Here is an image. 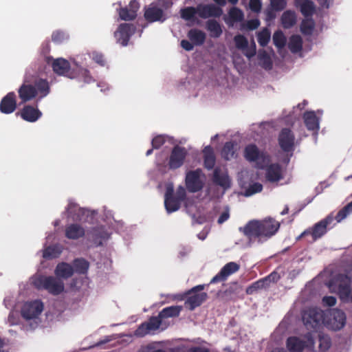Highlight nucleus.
<instances>
[{
  "instance_id": "obj_1",
  "label": "nucleus",
  "mask_w": 352,
  "mask_h": 352,
  "mask_svg": "<svg viewBox=\"0 0 352 352\" xmlns=\"http://www.w3.org/2000/svg\"><path fill=\"white\" fill-rule=\"evenodd\" d=\"M280 226L278 221L268 217L263 220L249 221L239 230L250 241L257 240L258 242H263L275 235L279 230Z\"/></svg>"
},
{
  "instance_id": "obj_2",
  "label": "nucleus",
  "mask_w": 352,
  "mask_h": 352,
  "mask_svg": "<svg viewBox=\"0 0 352 352\" xmlns=\"http://www.w3.org/2000/svg\"><path fill=\"white\" fill-rule=\"evenodd\" d=\"M48 82L43 78L34 77L30 78L25 76L23 84L18 89L21 103H25L36 97L38 94L41 98L45 97L50 93Z\"/></svg>"
},
{
  "instance_id": "obj_3",
  "label": "nucleus",
  "mask_w": 352,
  "mask_h": 352,
  "mask_svg": "<svg viewBox=\"0 0 352 352\" xmlns=\"http://www.w3.org/2000/svg\"><path fill=\"white\" fill-rule=\"evenodd\" d=\"M38 289H45L53 296H58L65 290L62 279L53 276H41L34 282Z\"/></svg>"
},
{
  "instance_id": "obj_4",
  "label": "nucleus",
  "mask_w": 352,
  "mask_h": 352,
  "mask_svg": "<svg viewBox=\"0 0 352 352\" xmlns=\"http://www.w3.org/2000/svg\"><path fill=\"white\" fill-rule=\"evenodd\" d=\"M205 288V285H198L187 291L184 295L186 297L185 300V307L189 310L192 311L196 307L200 306L208 298L206 292H200Z\"/></svg>"
},
{
  "instance_id": "obj_5",
  "label": "nucleus",
  "mask_w": 352,
  "mask_h": 352,
  "mask_svg": "<svg viewBox=\"0 0 352 352\" xmlns=\"http://www.w3.org/2000/svg\"><path fill=\"white\" fill-rule=\"evenodd\" d=\"M314 339L310 333L305 336L304 340L292 336L289 337L286 342L287 348L291 352H302L305 349L314 351Z\"/></svg>"
},
{
  "instance_id": "obj_6",
  "label": "nucleus",
  "mask_w": 352,
  "mask_h": 352,
  "mask_svg": "<svg viewBox=\"0 0 352 352\" xmlns=\"http://www.w3.org/2000/svg\"><path fill=\"white\" fill-rule=\"evenodd\" d=\"M333 221V217L331 214L328 215L324 219L314 224L311 228L305 230L302 232L300 235L297 237V240L310 234L312 237L313 241H316L327 233V226L330 225Z\"/></svg>"
},
{
  "instance_id": "obj_7",
  "label": "nucleus",
  "mask_w": 352,
  "mask_h": 352,
  "mask_svg": "<svg viewBox=\"0 0 352 352\" xmlns=\"http://www.w3.org/2000/svg\"><path fill=\"white\" fill-rule=\"evenodd\" d=\"M50 60H53L52 67L54 73L71 79L76 78L75 69H71L70 63L68 60L63 58L54 59L52 57H48L47 60V63H50Z\"/></svg>"
},
{
  "instance_id": "obj_8",
  "label": "nucleus",
  "mask_w": 352,
  "mask_h": 352,
  "mask_svg": "<svg viewBox=\"0 0 352 352\" xmlns=\"http://www.w3.org/2000/svg\"><path fill=\"white\" fill-rule=\"evenodd\" d=\"M302 320L307 329H316L323 321V311L318 308H309L302 313Z\"/></svg>"
},
{
  "instance_id": "obj_9",
  "label": "nucleus",
  "mask_w": 352,
  "mask_h": 352,
  "mask_svg": "<svg viewBox=\"0 0 352 352\" xmlns=\"http://www.w3.org/2000/svg\"><path fill=\"white\" fill-rule=\"evenodd\" d=\"M278 142L283 152L290 153V156L293 155L295 149V135L291 129L283 128L279 133Z\"/></svg>"
},
{
  "instance_id": "obj_10",
  "label": "nucleus",
  "mask_w": 352,
  "mask_h": 352,
  "mask_svg": "<svg viewBox=\"0 0 352 352\" xmlns=\"http://www.w3.org/2000/svg\"><path fill=\"white\" fill-rule=\"evenodd\" d=\"M201 175L202 170L200 168L190 170L186 173L185 179L186 186L190 192H199L204 188V183L201 179Z\"/></svg>"
},
{
  "instance_id": "obj_11",
  "label": "nucleus",
  "mask_w": 352,
  "mask_h": 352,
  "mask_svg": "<svg viewBox=\"0 0 352 352\" xmlns=\"http://www.w3.org/2000/svg\"><path fill=\"white\" fill-rule=\"evenodd\" d=\"M188 152L186 148L179 145L175 146L173 148L168 158V168L170 170H175L180 168L184 164Z\"/></svg>"
},
{
  "instance_id": "obj_12",
  "label": "nucleus",
  "mask_w": 352,
  "mask_h": 352,
  "mask_svg": "<svg viewBox=\"0 0 352 352\" xmlns=\"http://www.w3.org/2000/svg\"><path fill=\"white\" fill-rule=\"evenodd\" d=\"M43 310V304L41 300H35L25 302L21 308V316L26 320L37 318Z\"/></svg>"
},
{
  "instance_id": "obj_13",
  "label": "nucleus",
  "mask_w": 352,
  "mask_h": 352,
  "mask_svg": "<svg viewBox=\"0 0 352 352\" xmlns=\"http://www.w3.org/2000/svg\"><path fill=\"white\" fill-rule=\"evenodd\" d=\"M136 27L131 23H121L114 32V37L117 43L122 46H126L132 35L135 34Z\"/></svg>"
},
{
  "instance_id": "obj_14",
  "label": "nucleus",
  "mask_w": 352,
  "mask_h": 352,
  "mask_svg": "<svg viewBox=\"0 0 352 352\" xmlns=\"http://www.w3.org/2000/svg\"><path fill=\"white\" fill-rule=\"evenodd\" d=\"M197 9L198 15L201 19L219 18L223 14L222 8L213 3H199L197 5Z\"/></svg>"
},
{
  "instance_id": "obj_15",
  "label": "nucleus",
  "mask_w": 352,
  "mask_h": 352,
  "mask_svg": "<svg viewBox=\"0 0 352 352\" xmlns=\"http://www.w3.org/2000/svg\"><path fill=\"white\" fill-rule=\"evenodd\" d=\"M240 269V265L235 262H229L226 263L210 280V283H217L226 280L228 276L236 273Z\"/></svg>"
},
{
  "instance_id": "obj_16",
  "label": "nucleus",
  "mask_w": 352,
  "mask_h": 352,
  "mask_svg": "<svg viewBox=\"0 0 352 352\" xmlns=\"http://www.w3.org/2000/svg\"><path fill=\"white\" fill-rule=\"evenodd\" d=\"M140 3L136 0H131L128 6L117 10L119 16L122 21H133L137 17Z\"/></svg>"
},
{
  "instance_id": "obj_17",
  "label": "nucleus",
  "mask_w": 352,
  "mask_h": 352,
  "mask_svg": "<svg viewBox=\"0 0 352 352\" xmlns=\"http://www.w3.org/2000/svg\"><path fill=\"white\" fill-rule=\"evenodd\" d=\"M162 318L157 316H152L146 322L142 323L135 331V335L138 336H144L150 331H154L159 329L162 324Z\"/></svg>"
},
{
  "instance_id": "obj_18",
  "label": "nucleus",
  "mask_w": 352,
  "mask_h": 352,
  "mask_svg": "<svg viewBox=\"0 0 352 352\" xmlns=\"http://www.w3.org/2000/svg\"><path fill=\"white\" fill-rule=\"evenodd\" d=\"M164 197V206L168 213L175 212L180 208L182 201L175 197L173 186H167Z\"/></svg>"
},
{
  "instance_id": "obj_19",
  "label": "nucleus",
  "mask_w": 352,
  "mask_h": 352,
  "mask_svg": "<svg viewBox=\"0 0 352 352\" xmlns=\"http://www.w3.org/2000/svg\"><path fill=\"white\" fill-rule=\"evenodd\" d=\"M16 98L14 91L8 93L0 102V111L4 114H10L16 109Z\"/></svg>"
},
{
  "instance_id": "obj_20",
  "label": "nucleus",
  "mask_w": 352,
  "mask_h": 352,
  "mask_svg": "<svg viewBox=\"0 0 352 352\" xmlns=\"http://www.w3.org/2000/svg\"><path fill=\"white\" fill-rule=\"evenodd\" d=\"M338 293L341 298H348L351 294V278L345 274H339L336 278Z\"/></svg>"
},
{
  "instance_id": "obj_21",
  "label": "nucleus",
  "mask_w": 352,
  "mask_h": 352,
  "mask_svg": "<svg viewBox=\"0 0 352 352\" xmlns=\"http://www.w3.org/2000/svg\"><path fill=\"white\" fill-rule=\"evenodd\" d=\"M20 115L23 120L34 122L41 117L42 113L37 108L31 105H25L22 109Z\"/></svg>"
},
{
  "instance_id": "obj_22",
  "label": "nucleus",
  "mask_w": 352,
  "mask_h": 352,
  "mask_svg": "<svg viewBox=\"0 0 352 352\" xmlns=\"http://www.w3.org/2000/svg\"><path fill=\"white\" fill-rule=\"evenodd\" d=\"M65 234L69 239L76 240L85 236V230L80 224L71 223L65 228Z\"/></svg>"
},
{
  "instance_id": "obj_23",
  "label": "nucleus",
  "mask_w": 352,
  "mask_h": 352,
  "mask_svg": "<svg viewBox=\"0 0 352 352\" xmlns=\"http://www.w3.org/2000/svg\"><path fill=\"white\" fill-rule=\"evenodd\" d=\"M266 179L270 182H276L283 179L282 168L280 164H271L266 168Z\"/></svg>"
},
{
  "instance_id": "obj_24",
  "label": "nucleus",
  "mask_w": 352,
  "mask_h": 352,
  "mask_svg": "<svg viewBox=\"0 0 352 352\" xmlns=\"http://www.w3.org/2000/svg\"><path fill=\"white\" fill-rule=\"evenodd\" d=\"M144 18L150 23L155 21L162 22L165 20L162 9L157 6L148 8L144 12Z\"/></svg>"
},
{
  "instance_id": "obj_25",
  "label": "nucleus",
  "mask_w": 352,
  "mask_h": 352,
  "mask_svg": "<svg viewBox=\"0 0 352 352\" xmlns=\"http://www.w3.org/2000/svg\"><path fill=\"white\" fill-rule=\"evenodd\" d=\"M331 328L333 330H340L345 325L346 315L342 310H333L331 314Z\"/></svg>"
},
{
  "instance_id": "obj_26",
  "label": "nucleus",
  "mask_w": 352,
  "mask_h": 352,
  "mask_svg": "<svg viewBox=\"0 0 352 352\" xmlns=\"http://www.w3.org/2000/svg\"><path fill=\"white\" fill-rule=\"evenodd\" d=\"M74 268L70 264L62 262L58 263L54 270L56 276L58 278L67 279L73 276Z\"/></svg>"
},
{
  "instance_id": "obj_27",
  "label": "nucleus",
  "mask_w": 352,
  "mask_h": 352,
  "mask_svg": "<svg viewBox=\"0 0 352 352\" xmlns=\"http://www.w3.org/2000/svg\"><path fill=\"white\" fill-rule=\"evenodd\" d=\"M305 124L309 131L318 132L319 130V119L314 111H305L303 114Z\"/></svg>"
},
{
  "instance_id": "obj_28",
  "label": "nucleus",
  "mask_w": 352,
  "mask_h": 352,
  "mask_svg": "<svg viewBox=\"0 0 352 352\" xmlns=\"http://www.w3.org/2000/svg\"><path fill=\"white\" fill-rule=\"evenodd\" d=\"M295 6L300 7L302 14L307 18L311 16L315 12V5L311 0H294Z\"/></svg>"
},
{
  "instance_id": "obj_29",
  "label": "nucleus",
  "mask_w": 352,
  "mask_h": 352,
  "mask_svg": "<svg viewBox=\"0 0 352 352\" xmlns=\"http://www.w3.org/2000/svg\"><path fill=\"white\" fill-rule=\"evenodd\" d=\"M244 157L249 162H256L264 157V153L260 151L256 145L250 144L245 147Z\"/></svg>"
},
{
  "instance_id": "obj_30",
  "label": "nucleus",
  "mask_w": 352,
  "mask_h": 352,
  "mask_svg": "<svg viewBox=\"0 0 352 352\" xmlns=\"http://www.w3.org/2000/svg\"><path fill=\"white\" fill-rule=\"evenodd\" d=\"M187 36L196 46L202 45L206 38V33L197 28L190 29L188 32Z\"/></svg>"
},
{
  "instance_id": "obj_31",
  "label": "nucleus",
  "mask_w": 352,
  "mask_h": 352,
  "mask_svg": "<svg viewBox=\"0 0 352 352\" xmlns=\"http://www.w3.org/2000/svg\"><path fill=\"white\" fill-rule=\"evenodd\" d=\"M66 212L68 217L72 218L74 221L80 220L81 217L85 214V210L72 201L68 204Z\"/></svg>"
},
{
  "instance_id": "obj_32",
  "label": "nucleus",
  "mask_w": 352,
  "mask_h": 352,
  "mask_svg": "<svg viewBox=\"0 0 352 352\" xmlns=\"http://www.w3.org/2000/svg\"><path fill=\"white\" fill-rule=\"evenodd\" d=\"M213 182L226 189L230 187V181L228 175L221 173L219 168H216L213 172Z\"/></svg>"
},
{
  "instance_id": "obj_33",
  "label": "nucleus",
  "mask_w": 352,
  "mask_h": 352,
  "mask_svg": "<svg viewBox=\"0 0 352 352\" xmlns=\"http://www.w3.org/2000/svg\"><path fill=\"white\" fill-rule=\"evenodd\" d=\"M204 153V165L208 170H211L214 168L216 157L212 146H207L203 150Z\"/></svg>"
},
{
  "instance_id": "obj_34",
  "label": "nucleus",
  "mask_w": 352,
  "mask_h": 352,
  "mask_svg": "<svg viewBox=\"0 0 352 352\" xmlns=\"http://www.w3.org/2000/svg\"><path fill=\"white\" fill-rule=\"evenodd\" d=\"M283 27L289 29L296 23V14L294 11L288 10L285 11L280 18Z\"/></svg>"
},
{
  "instance_id": "obj_35",
  "label": "nucleus",
  "mask_w": 352,
  "mask_h": 352,
  "mask_svg": "<svg viewBox=\"0 0 352 352\" xmlns=\"http://www.w3.org/2000/svg\"><path fill=\"white\" fill-rule=\"evenodd\" d=\"M206 29L213 38H219L223 32L220 23L214 19L207 21Z\"/></svg>"
},
{
  "instance_id": "obj_36",
  "label": "nucleus",
  "mask_w": 352,
  "mask_h": 352,
  "mask_svg": "<svg viewBox=\"0 0 352 352\" xmlns=\"http://www.w3.org/2000/svg\"><path fill=\"white\" fill-rule=\"evenodd\" d=\"M72 267L74 272L78 274H85L89 270V263L82 258H75Z\"/></svg>"
},
{
  "instance_id": "obj_37",
  "label": "nucleus",
  "mask_w": 352,
  "mask_h": 352,
  "mask_svg": "<svg viewBox=\"0 0 352 352\" xmlns=\"http://www.w3.org/2000/svg\"><path fill=\"white\" fill-rule=\"evenodd\" d=\"M288 47L292 53H297L302 49V39L300 36L294 34L290 36Z\"/></svg>"
},
{
  "instance_id": "obj_38",
  "label": "nucleus",
  "mask_w": 352,
  "mask_h": 352,
  "mask_svg": "<svg viewBox=\"0 0 352 352\" xmlns=\"http://www.w3.org/2000/svg\"><path fill=\"white\" fill-rule=\"evenodd\" d=\"M63 252V248L59 245H50L46 248L43 252V257L46 259L58 258Z\"/></svg>"
},
{
  "instance_id": "obj_39",
  "label": "nucleus",
  "mask_w": 352,
  "mask_h": 352,
  "mask_svg": "<svg viewBox=\"0 0 352 352\" xmlns=\"http://www.w3.org/2000/svg\"><path fill=\"white\" fill-rule=\"evenodd\" d=\"M181 310L182 308L179 306H170L165 307L161 311H160V318L164 319L177 317L179 315Z\"/></svg>"
},
{
  "instance_id": "obj_40",
  "label": "nucleus",
  "mask_w": 352,
  "mask_h": 352,
  "mask_svg": "<svg viewBox=\"0 0 352 352\" xmlns=\"http://www.w3.org/2000/svg\"><path fill=\"white\" fill-rule=\"evenodd\" d=\"M75 74L76 75L75 78L82 80L85 83H91L94 82V78L91 76L90 72L85 68L78 67L75 69Z\"/></svg>"
},
{
  "instance_id": "obj_41",
  "label": "nucleus",
  "mask_w": 352,
  "mask_h": 352,
  "mask_svg": "<svg viewBox=\"0 0 352 352\" xmlns=\"http://www.w3.org/2000/svg\"><path fill=\"white\" fill-rule=\"evenodd\" d=\"M315 22L311 18L303 19L301 22L300 30L304 35H311L314 30Z\"/></svg>"
},
{
  "instance_id": "obj_42",
  "label": "nucleus",
  "mask_w": 352,
  "mask_h": 352,
  "mask_svg": "<svg viewBox=\"0 0 352 352\" xmlns=\"http://www.w3.org/2000/svg\"><path fill=\"white\" fill-rule=\"evenodd\" d=\"M267 287V278H261L252 283L250 286L246 288L245 292L248 295H252L261 289Z\"/></svg>"
},
{
  "instance_id": "obj_43",
  "label": "nucleus",
  "mask_w": 352,
  "mask_h": 352,
  "mask_svg": "<svg viewBox=\"0 0 352 352\" xmlns=\"http://www.w3.org/2000/svg\"><path fill=\"white\" fill-rule=\"evenodd\" d=\"M181 16L186 21H194L195 14H198L197 6L196 7H186L180 11Z\"/></svg>"
},
{
  "instance_id": "obj_44",
  "label": "nucleus",
  "mask_w": 352,
  "mask_h": 352,
  "mask_svg": "<svg viewBox=\"0 0 352 352\" xmlns=\"http://www.w3.org/2000/svg\"><path fill=\"white\" fill-rule=\"evenodd\" d=\"M234 144L232 142H226L221 151L222 157L229 160L234 157Z\"/></svg>"
},
{
  "instance_id": "obj_45",
  "label": "nucleus",
  "mask_w": 352,
  "mask_h": 352,
  "mask_svg": "<svg viewBox=\"0 0 352 352\" xmlns=\"http://www.w3.org/2000/svg\"><path fill=\"white\" fill-rule=\"evenodd\" d=\"M273 42L274 45L278 49H282L285 46L287 39L281 30H277L274 33Z\"/></svg>"
},
{
  "instance_id": "obj_46",
  "label": "nucleus",
  "mask_w": 352,
  "mask_h": 352,
  "mask_svg": "<svg viewBox=\"0 0 352 352\" xmlns=\"http://www.w3.org/2000/svg\"><path fill=\"white\" fill-rule=\"evenodd\" d=\"M260 65L266 70H270L272 68V62L265 51L261 52L258 56Z\"/></svg>"
},
{
  "instance_id": "obj_47",
  "label": "nucleus",
  "mask_w": 352,
  "mask_h": 352,
  "mask_svg": "<svg viewBox=\"0 0 352 352\" xmlns=\"http://www.w3.org/2000/svg\"><path fill=\"white\" fill-rule=\"evenodd\" d=\"M257 40L261 47H265L270 40V32L267 28H263L257 34Z\"/></svg>"
},
{
  "instance_id": "obj_48",
  "label": "nucleus",
  "mask_w": 352,
  "mask_h": 352,
  "mask_svg": "<svg viewBox=\"0 0 352 352\" xmlns=\"http://www.w3.org/2000/svg\"><path fill=\"white\" fill-rule=\"evenodd\" d=\"M352 212V201L347 204L344 207L338 211L336 216L333 217L337 222H340Z\"/></svg>"
},
{
  "instance_id": "obj_49",
  "label": "nucleus",
  "mask_w": 352,
  "mask_h": 352,
  "mask_svg": "<svg viewBox=\"0 0 352 352\" xmlns=\"http://www.w3.org/2000/svg\"><path fill=\"white\" fill-rule=\"evenodd\" d=\"M318 341L319 349L322 352L327 351L331 345V339L327 335L320 333L318 335Z\"/></svg>"
},
{
  "instance_id": "obj_50",
  "label": "nucleus",
  "mask_w": 352,
  "mask_h": 352,
  "mask_svg": "<svg viewBox=\"0 0 352 352\" xmlns=\"http://www.w3.org/2000/svg\"><path fill=\"white\" fill-rule=\"evenodd\" d=\"M230 18L234 22L242 21L244 19V14L241 10L238 8H232L229 12Z\"/></svg>"
},
{
  "instance_id": "obj_51",
  "label": "nucleus",
  "mask_w": 352,
  "mask_h": 352,
  "mask_svg": "<svg viewBox=\"0 0 352 352\" xmlns=\"http://www.w3.org/2000/svg\"><path fill=\"white\" fill-rule=\"evenodd\" d=\"M234 42L238 50H245L248 47V41L247 38L242 34H237L234 37Z\"/></svg>"
},
{
  "instance_id": "obj_52",
  "label": "nucleus",
  "mask_w": 352,
  "mask_h": 352,
  "mask_svg": "<svg viewBox=\"0 0 352 352\" xmlns=\"http://www.w3.org/2000/svg\"><path fill=\"white\" fill-rule=\"evenodd\" d=\"M263 190V185L258 182H254L250 184L248 188L245 190V196L250 197L257 192H261Z\"/></svg>"
},
{
  "instance_id": "obj_53",
  "label": "nucleus",
  "mask_w": 352,
  "mask_h": 352,
  "mask_svg": "<svg viewBox=\"0 0 352 352\" xmlns=\"http://www.w3.org/2000/svg\"><path fill=\"white\" fill-rule=\"evenodd\" d=\"M67 38V34L60 30L54 31L52 34V41L56 43H61Z\"/></svg>"
},
{
  "instance_id": "obj_54",
  "label": "nucleus",
  "mask_w": 352,
  "mask_h": 352,
  "mask_svg": "<svg viewBox=\"0 0 352 352\" xmlns=\"http://www.w3.org/2000/svg\"><path fill=\"white\" fill-rule=\"evenodd\" d=\"M270 6L273 10L280 12L283 10L287 6L286 0H270Z\"/></svg>"
},
{
  "instance_id": "obj_55",
  "label": "nucleus",
  "mask_w": 352,
  "mask_h": 352,
  "mask_svg": "<svg viewBox=\"0 0 352 352\" xmlns=\"http://www.w3.org/2000/svg\"><path fill=\"white\" fill-rule=\"evenodd\" d=\"M260 25V21L258 19L248 20L245 23L242 25V29L247 30H254L257 29Z\"/></svg>"
},
{
  "instance_id": "obj_56",
  "label": "nucleus",
  "mask_w": 352,
  "mask_h": 352,
  "mask_svg": "<svg viewBox=\"0 0 352 352\" xmlns=\"http://www.w3.org/2000/svg\"><path fill=\"white\" fill-rule=\"evenodd\" d=\"M243 54L248 58H251L255 56L256 53V47L254 41H253L249 46L248 44L247 48L241 50Z\"/></svg>"
},
{
  "instance_id": "obj_57",
  "label": "nucleus",
  "mask_w": 352,
  "mask_h": 352,
  "mask_svg": "<svg viewBox=\"0 0 352 352\" xmlns=\"http://www.w3.org/2000/svg\"><path fill=\"white\" fill-rule=\"evenodd\" d=\"M166 142L165 137L162 135H158L153 138L151 144L153 148H160Z\"/></svg>"
},
{
  "instance_id": "obj_58",
  "label": "nucleus",
  "mask_w": 352,
  "mask_h": 352,
  "mask_svg": "<svg viewBox=\"0 0 352 352\" xmlns=\"http://www.w3.org/2000/svg\"><path fill=\"white\" fill-rule=\"evenodd\" d=\"M92 59L93 60L98 64L99 65L104 67L106 65V60L104 58V55L102 53L98 52H94L92 53Z\"/></svg>"
},
{
  "instance_id": "obj_59",
  "label": "nucleus",
  "mask_w": 352,
  "mask_h": 352,
  "mask_svg": "<svg viewBox=\"0 0 352 352\" xmlns=\"http://www.w3.org/2000/svg\"><path fill=\"white\" fill-rule=\"evenodd\" d=\"M249 7L252 12H260L262 8L261 0H250Z\"/></svg>"
},
{
  "instance_id": "obj_60",
  "label": "nucleus",
  "mask_w": 352,
  "mask_h": 352,
  "mask_svg": "<svg viewBox=\"0 0 352 352\" xmlns=\"http://www.w3.org/2000/svg\"><path fill=\"white\" fill-rule=\"evenodd\" d=\"M174 195L180 201H184L186 198V192L185 188L183 186H179L177 188L176 192L175 194H174Z\"/></svg>"
},
{
  "instance_id": "obj_61",
  "label": "nucleus",
  "mask_w": 352,
  "mask_h": 352,
  "mask_svg": "<svg viewBox=\"0 0 352 352\" xmlns=\"http://www.w3.org/2000/svg\"><path fill=\"white\" fill-rule=\"evenodd\" d=\"M322 303L328 307L334 306L336 303V298L332 296H324L322 298Z\"/></svg>"
},
{
  "instance_id": "obj_62",
  "label": "nucleus",
  "mask_w": 352,
  "mask_h": 352,
  "mask_svg": "<svg viewBox=\"0 0 352 352\" xmlns=\"http://www.w3.org/2000/svg\"><path fill=\"white\" fill-rule=\"evenodd\" d=\"M195 45L190 41L184 39L181 41L182 47L188 52L192 50Z\"/></svg>"
},
{
  "instance_id": "obj_63",
  "label": "nucleus",
  "mask_w": 352,
  "mask_h": 352,
  "mask_svg": "<svg viewBox=\"0 0 352 352\" xmlns=\"http://www.w3.org/2000/svg\"><path fill=\"white\" fill-rule=\"evenodd\" d=\"M265 278H267V286L269 285V283L270 282H277L278 280V279L280 278V276L278 274V273L274 272L272 273H271L270 275H268L267 277H265Z\"/></svg>"
},
{
  "instance_id": "obj_64",
  "label": "nucleus",
  "mask_w": 352,
  "mask_h": 352,
  "mask_svg": "<svg viewBox=\"0 0 352 352\" xmlns=\"http://www.w3.org/2000/svg\"><path fill=\"white\" fill-rule=\"evenodd\" d=\"M187 352H210L209 349L201 346L190 347Z\"/></svg>"
}]
</instances>
